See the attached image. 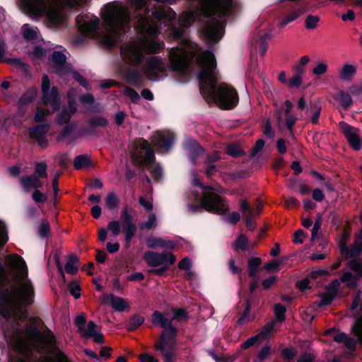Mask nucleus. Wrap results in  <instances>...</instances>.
<instances>
[{
	"label": "nucleus",
	"mask_w": 362,
	"mask_h": 362,
	"mask_svg": "<svg viewBox=\"0 0 362 362\" xmlns=\"http://www.w3.org/2000/svg\"><path fill=\"white\" fill-rule=\"evenodd\" d=\"M131 11L122 4L113 2L107 4L102 12L103 25L99 28L100 20L95 16H78L76 18L78 29L90 37H101L103 42L108 47L113 46L121 35L126 33L130 24L149 37H140L121 47L124 62L133 66L139 65L144 54L159 52L163 42L154 38L160 34L158 27L149 19L148 0H128Z\"/></svg>",
	"instance_id": "nucleus-1"
},
{
	"label": "nucleus",
	"mask_w": 362,
	"mask_h": 362,
	"mask_svg": "<svg viewBox=\"0 0 362 362\" xmlns=\"http://www.w3.org/2000/svg\"><path fill=\"white\" fill-rule=\"evenodd\" d=\"M233 9L231 0H199L198 9L182 13L178 20L175 13L165 5L156 4L151 14L167 27L168 35L174 40L180 38L185 29L197 20L204 24L203 33L207 43L212 45L222 38L225 17L230 15Z\"/></svg>",
	"instance_id": "nucleus-2"
},
{
	"label": "nucleus",
	"mask_w": 362,
	"mask_h": 362,
	"mask_svg": "<svg viewBox=\"0 0 362 362\" xmlns=\"http://www.w3.org/2000/svg\"><path fill=\"white\" fill-rule=\"evenodd\" d=\"M195 57L200 68L197 78L200 82V93L208 103H216L223 109L234 107L238 103L235 90L226 83L221 84L216 88V62L211 52L202 51L197 45L187 42L183 48L171 49L169 54L170 68L180 74H187L189 71V62Z\"/></svg>",
	"instance_id": "nucleus-3"
},
{
	"label": "nucleus",
	"mask_w": 362,
	"mask_h": 362,
	"mask_svg": "<svg viewBox=\"0 0 362 362\" xmlns=\"http://www.w3.org/2000/svg\"><path fill=\"white\" fill-rule=\"evenodd\" d=\"M7 263L15 272L16 286L12 289L0 291V314L4 318L13 317L23 320L26 317L23 308L34 302V287L28 279L27 266L21 257L16 254L9 255Z\"/></svg>",
	"instance_id": "nucleus-4"
},
{
	"label": "nucleus",
	"mask_w": 362,
	"mask_h": 362,
	"mask_svg": "<svg viewBox=\"0 0 362 362\" xmlns=\"http://www.w3.org/2000/svg\"><path fill=\"white\" fill-rule=\"evenodd\" d=\"M88 0H18V5L33 19L44 17L48 27L58 28L65 25L66 18L63 6H74Z\"/></svg>",
	"instance_id": "nucleus-5"
},
{
	"label": "nucleus",
	"mask_w": 362,
	"mask_h": 362,
	"mask_svg": "<svg viewBox=\"0 0 362 362\" xmlns=\"http://www.w3.org/2000/svg\"><path fill=\"white\" fill-rule=\"evenodd\" d=\"M6 340L16 351L26 354L33 349L40 350L43 344V337L35 325L30 323L21 329L18 325L13 328V334H6Z\"/></svg>",
	"instance_id": "nucleus-6"
},
{
	"label": "nucleus",
	"mask_w": 362,
	"mask_h": 362,
	"mask_svg": "<svg viewBox=\"0 0 362 362\" xmlns=\"http://www.w3.org/2000/svg\"><path fill=\"white\" fill-rule=\"evenodd\" d=\"M172 319L167 317L159 311H154L152 315L153 325H159L164 329L160 335V341L156 343V348L163 356L165 362H173L175 357V337L177 330L172 326Z\"/></svg>",
	"instance_id": "nucleus-7"
},
{
	"label": "nucleus",
	"mask_w": 362,
	"mask_h": 362,
	"mask_svg": "<svg viewBox=\"0 0 362 362\" xmlns=\"http://www.w3.org/2000/svg\"><path fill=\"white\" fill-rule=\"evenodd\" d=\"M341 252L346 258L353 259L349 262V265L355 272L354 275L351 272H344L341 277V281L348 287H354L356 285L357 279L362 276V262L356 259L362 252V230L357 236L354 246L348 249L343 245L341 247Z\"/></svg>",
	"instance_id": "nucleus-8"
},
{
	"label": "nucleus",
	"mask_w": 362,
	"mask_h": 362,
	"mask_svg": "<svg viewBox=\"0 0 362 362\" xmlns=\"http://www.w3.org/2000/svg\"><path fill=\"white\" fill-rule=\"evenodd\" d=\"M42 100L45 108L37 107L35 115L36 122L44 121L47 115L52 114L60 106L57 89L53 87L50 90V81L47 75H44L42 77Z\"/></svg>",
	"instance_id": "nucleus-9"
},
{
	"label": "nucleus",
	"mask_w": 362,
	"mask_h": 362,
	"mask_svg": "<svg viewBox=\"0 0 362 362\" xmlns=\"http://www.w3.org/2000/svg\"><path fill=\"white\" fill-rule=\"evenodd\" d=\"M200 207L204 208L207 211L221 215L226 214L228 211V206L224 199L213 192H206L204 193L200 206H196L193 204L189 205V209L192 211H196Z\"/></svg>",
	"instance_id": "nucleus-10"
},
{
	"label": "nucleus",
	"mask_w": 362,
	"mask_h": 362,
	"mask_svg": "<svg viewBox=\"0 0 362 362\" xmlns=\"http://www.w3.org/2000/svg\"><path fill=\"white\" fill-rule=\"evenodd\" d=\"M168 64L165 59L158 57H151L146 62L144 72L151 81H159L167 76Z\"/></svg>",
	"instance_id": "nucleus-11"
},
{
	"label": "nucleus",
	"mask_w": 362,
	"mask_h": 362,
	"mask_svg": "<svg viewBox=\"0 0 362 362\" xmlns=\"http://www.w3.org/2000/svg\"><path fill=\"white\" fill-rule=\"evenodd\" d=\"M144 258L148 265L151 267H163L167 269L170 265L173 264L176 257L170 252L158 253L155 252H146Z\"/></svg>",
	"instance_id": "nucleus-12"
},
{
	"label": "nucleus",
	"mask_w": 362,
	"mask_h": 362,
	"mask_svg": "<svg viewBox=\"0 0 362 362\" xmlns=\"http://www.w3.org/2000/svg\"><path fill=\"white\" fill-rule=\"evenodd\" d=\"M133 159L138 163L148 165L154 160V153L149 148L148 144L145 140L137 141L132 153Z\"/></svg>",
	"instance_id": "nucleus-13"
},
{
	"label": "nucleus",
	"mask_w": 362,
	"mask_h": 362,
	"mask_svg": "<svg viewBox=\"0 0 362 362\" xmlns=\"http://www.w3.org/2000/svg\"><path fill=\"white\" fill-rule=\"evenodd\" d=\"M122 217L124 218L122 228L125 238V247L128 248L130 247L132 240L136 235V226L133 222V217L129 212L127 207L123 208Z\"/></svg>",
	"instance_id": "nucleus-14"
},
{
	"label": "nucleus",
	"mask_w": 362,
	"mask_h": 362,
	"mask_svg": "<svg viewBox=\"0 0 362 362\" xmlns=\"http://www.w3.org/2000/svg\"><path fill=\"white\" fill-rule=\"evenodd\" d=\"M339 128L349 141L350 146L356 151L360 150L362 147V139L358 135L359 130L344 122L339 123Z\"/></svg>",
	"instance_id": "nucleus-15"
},
{
	"label": "nucleus",
	"mask_w": 362,
	"mask_h": 362,
	"mask_svg": "<svg viewBox=\"0 0 362 362\" xmlns=\"http://www.w3.org/2000/svg\"><path fill=\"white\" fill-rule=\"evenodd\" d=\"M174 141V135L170 132L163 131L156 133L153 144L160 153L167 152L172 146Z\"/></svg>",
	"instance_id": "nucleus-16"
},
{
	"label": "nucleus",
	"mask_w": 362,
	"mask_h": 362,
	"mask_svg": "<svg viewBox=\"0 0 362 362\" xmlns=\"http://www.w3.org/2000/svg\"><path fill=\"white\" fill-rule=\"evenodd\" d=\"M52 61L54 71L59 75L64 76L71 71V67L66 62V57L63 52L59 51L54 52L52 56Z\"/></svg>",
	"instance_id": "nucleus-17"
},
{
	"label": "nucleus",
	"mask_w": 362,
	"mask_h": 362,
	"mask_svg": "<svg viewBox=\"0 0 362 362\" xmlns=\"http://www.w3.org/2000/svg\"><path fill=\"white\" fill-rule=\"evenodd\" d=\"M275 323H276V322H272L268 324L267 325H266L259 334L249 338L244 343H243L240 346V349H248V348L251 347L252 346H253L257 342L262 341L269 338L272 332L274 329Z\"/></svg>",
	"instance_id": "nucleus-18"
},
{
	"label": "nucleus",
	"mask_w": 362,
	"mask_h": 362,
	"mask_svg": "<svg viewBox=\"0 0 362 362\" xmlns=\"http://www.w3.org/2000/svg\"><path fill=\"white\" fill-rule=\"evenodd\" d=\"M49 129V124L37 125L30 129L29 136L31 139H35L40 146L45 148L48 144L45 136Z\"/></svg>",
	"instance_id": "nucleus-19"
},
{
	"label": "nucleus",
	"mask_w": 362,
	"mask_h": 362,
	"mask_svg": "<svg viewBox=\"0 0 362 362\" xmlns=\"http://www.w3.org/2000/svg\"><path fill=\"white\" fill-rule=\"evenodd\" d=\"M103 301L105 303H110L112 308L116 311L122 312L129 308L125 299L112 294L103 295Z\"/></svg>",
	"instance_id": "nucleus-20"
},
{
	"label": "nucleus",
	"mask_w": 362,
	"mask_h": 362,
	"mask_svg": "<svg viewBox=\"0 0 362 362\" xmlns=\"http://www.w3.org/2000/svg\"><path fill=\"white\" fill-rule=\"evenodd\" d=\"M20 183L26 192H28L32 189L40 188L43 185L39 177L34 175L22 177L20 179Z\"/></svg>",
	"instance_id": "nucleus-21"
},
{
	"label": "nucleus",
	"mask_w": 362,
	"mask_h": 362,
	"mask_svg": "<svg viewBox=\"0 0 362 362\" xmlns=\"http://www.w3.org/2000/svg\"><path fill=\"white\" fill-rule=\"evenodd\" d=\"M146 244L149 248H167L173 249L175 247V244L173 241L165 240L160 238L149 237L146 239Z\"/></svg>",
	"instance_id": "nucleus-22"
},
{
	"label": "nucleus",
	"mask_w": 362,
	"mask_h": 362,
	"mask_svg": "<svg viewBox=\"0 0 362 362\" xmlns=\"http://www.w3.org/2000/svg\"><path fill=\"white\" fill-rule=\"evenodd\" d=\"M357 71L356 65L345 64L339 72V76L343 81H350L353 79Z\"/></svg>",
	"instance_id": "nucleus-23"
},
{
	"label": "nucleus",
	"mask_w": 362,
	"mask_h": 362,
	"mask_svg": "<svg viewBox=\"0 0 362 362\" xmlns=\"http://www.w3.org/2000/svg\"><path fill=\"white\" fill-rule=\"evenodd\" d=\"M76 111V103L71 100H69V107L64 108L57 118V122L60 124L66 123L70 119L71 115Z\"/></svg>",
	"instance_id": "nucleus-24"
},
{
	"label": "nucleus",
	"mask_w": 362,
	"mask_h": 362,
	"mask_svg": "<svg viewBox=\"0 0 362 362\" xmlns=\"http://www.w3.org/2000/svg\"><path fill=\"white\" fill-rule=\"evenodd\" d=\"M186 148L188 151L189 158L192 163L195 158L204 153V148L201 147L196 141L189 140L186 144Z\"/></svg>",
	"instance_id": "nucleus-25"
},
{
	"label": "nucleus",
	"mask_w": 362,
	"mask_h": 362,
	"mask_svg": "<svg viewBox=\"0 0 362 362\" xmlns=\"http://www.w3.org/2000/svg\"><path fill=\"white\" fill-rule=\"evenodd\" d=\"M334 99L346 110L349 109L353 104V100L350 94L344 90H339L334 95Z\"/></svg>",
	"instance_id": "nucleus-26"
},
{
	"label": "nucleus",
	"mask_w": 362,
	"mask_h": 362,
	"mask_svg": "<svg viewBox=\"0 0 362 362\" xmlns=\"http://www.w3.org/2000/svg\"><path fill=\"white\" fill-rule=\"evenodd\" d=\"M23 37L28 41H35L40 38L39 30L37 27L25 24L21 28Z\"/></svg>",
	"instance_id": "nucleus-27"
},
{
	"label": "nucleus",
	"mask_w": 362,
	"mask_h": 362,
	"mask_svg": "<svg viewBox=\"0 0 362 362\" xmlns=\"http://www.w3.org/2000/svg\"><path fill=\"white\" fill-rule=\"evenodd\" d=\"M6 53V49L4 47V44L0 42V62H8L10 64L20 68L21 69L25 71L26 65L20 59H7L4 57V54Z\"/></svg>",
	"instance_id": "nucleus-28"
},
{
	"label": "nucleus",
	"mask_w": 362,
	"mask_h": 362,
	"mask_svg": "<svg viewBox=\"0 0 362 362\" xmlns=\"http://www.w3.org/2000/svg\"><path fill=\"white\" fill-rule=\"evenodd\" d=\"M321 107L316 103H310L309 109L305 112V116L310 118V121L313 124L318 122L319 116L320 115Z\"/></svg>",
	"instance_id": "nucleus-29"
},
{
	"label": "nucleus",
	"mask_w": 362,
	"mask_h": 362,
	"mask_svg": "<svg viewBox=\"0 0 362 362\" xmlns=\"http://www.w3.org/2000/svg\"><path fill=\"white\" fill-rule=\"evenodd\" d=\"M78 262L79 259L76 255H69L65 264L66 272L70 274H75L78 269Z\"/></svg>",
	"instance_id": "nucleus-30"
},
{
	"label": "nucleus",
	"mask_w": 362,
	"mask_h": 362,
	"mask_svg": "<svg viewBox=\"0 0 362 362\" xmlns=\"http://www.w3.org/2000/svg\"><path fill=\"white\" fill-rule=\"evenodd\" d=\"M285 106H286V110H285V114H286V119H285V123H286V125L287 127V128L290 130V131H292V127L294 125V124L296 123V118L293 116L292 115L290 114L292 108H293V104L291 101L289 100H286L285 102Z\"/></svg>",
	"instance_id": "nucleus-31"
},
{
	"label": "nucleus",
	"mask_w": 362,
	"mask_h": 362,
	"mask_svg": "<svg viewBox=\"0 0 362 362\" xmlns=\"http://www.w3.org/2000/svg\"><path fill=\"white\" fill-rule=\"evenodd\" d=\"M108 124V120L101 116V115H95L90 118L88 120V127L90 129L95 128H103L107 127Z\"/></svg>",
	"instance_id": "nucleus-32"
},
{
	"label": "nucleus",
	"mask_w": 362,
	"mask_h": 362,
	"mask_svg": "<svg viewBox=\"0 0 362 362\" xmlns=\"http://www.w3.org/2000/svg\"><path fill=\"white\" fill-rule=\"evenodd\" d=\"M157 226L156 216L154 213L151 212L148 216V220L142 221L139 224L141 230H153Z\"/></svg>",
	"instance_id": "nucleus-33"
},
{
	"label": "nucleus",
	"mask_w": 362,
	"mask_h": 362,
	"mask_svg": "<svg viewBox=\"0 0 362 362\" xmlns=\"http://www.w3.org/2000/svg\"><path fill=\"white\" fill-rule=\"evenodd\" d=\"M105 202L107 208L109 210H114L118 209L119 205V200L117 196L113 193H108L105 199Z\"/></svg>",
	"instance_id": "nucleus-34"
},
{
	"label": "nucleus",
	"mask_w": 362,
	"mask_h": 362,
	"mask_svg": "<svg viewBox=\"0 0 362 362\" xmlns=\"http://www.w3.org/2000/svg\"><path fill=\"white\" fill-rule=\"evenodd\" d=\"M303 14V11L300 10L292 11L288 13L282 21L279 23V26L281 28L284 27L287 24L293 22Z\"/></svg>",
	"instance_id": "nucleus-35"
},
{
	"label": "nucleus",
	"mask_w": 362,
	"mask_h": 362,
	"mask_svg": "<svg viewBox=\"0 0 362 362\" xmlns=\"http://www.w3.org/2000/svg\"><path fill=\"white\" fill-rule=\"evenodd\" d=\"M36 95V88H30L19 100V107H23L31 103L35 98Z\"/></svg>",
	"instance_id": "nucleus-36"
},
{
	"label": "nucleus",
	"mask_w": 362,
	"mask_h": 362,
	"mask_svg": "<svg viewBox=\"0 0 362 362\" xmlns=\"http://www.w3.org/2000/svg\"><path fill=\"white\" fill-rule=\"evenodd\" d=\"M254 245H249L247 238L244 235H240L238 236V238L236 239L235 242L234 243V249L235 250H246L249 248H253Z\"/></svg>",
	"instance_id": "nucleus-37"
},
{
	"label": "nucleus",
	"mask_w": 362,
	"mask_h": 362,
	"mask_svg": "<svg viewBox=\"0 0 362 362\" xmlns=\"http://www.w3.org/2000/svg\"><path fill=\"white\" fill-rule=\"evenodd\" d=\"M240 209L244 218H253L257 216L255 210L250 206L247 200H243L240 203Z\"/></svg>",
	"instance_id": "nucleus-38"
},
{
	"label": "nucleus",
	"mask_w": 362,
	"mask_h": 362,
	"mask_svg": "<svg viewBox=\"0 0 362 362\" xmlns=\"http://www.w3.org/2000/svg\"><path fill=\"white\" fill-rule=\"evenodd\" d=\"M144 322V318L142 316L140 315H133L130 317V319L128 321L127 327V329L129 331H133L139 326H141Z\"/></svg>",
	"instance_id": "nucleus-39"
},
{
	"label": "nucleus",
	"mask_w": 362,
	"mask_h": 362,
	"mask_svg": "<svg viewBox=\"0 0 362 362\" xmlns=\"http://www.w3.org/2000/svg\"><path fill=\"white\" fill-rule=\"evenodd\" d=\"M90 165V158L86 155H80L76 156L74 160V168L80 170Z\"/></svg>",
	"instance_id": "nucleus-40"
},
{
	"label": "nucleus",
	"mask_w": 362,
	"mask_h": 362,
	"mask_svg": "<svg viewBox=\"0 0 362 362\" xmlns=\"http://www.w3.org/2000/svg\"><path fill=\"white\" fill-rule=\"evenodd\" d=\"M262 263L259 257H252L248 260L249 275L254 276Z\"/></svg>",
	"instance_id": "nucleus-41"
},
{
	"label": "nucleus",
	"mask_w": 362,
	"mask_h": 362,
	"mask_svg": "<svg viewBox=\"0 0 362 362\" xmlns=\"http://www.w3.org/2000/svg\"><path fill=\"white\" fill-rule=\"evenodd\" d=\"M287 259L288 257H284L281 259L269 262L264 266V268L268 271H279L280 269V265L282 264L283 262Z\"/></svg>",
	"instance_id": "nucleus-42"
},
{
	"label": "nucleus",
	"mask_w": 362,
	"mask_h": 362,
	"mask_svg": "<svg viewBox=\"0 0 362 362\" xmlns=\"http://www.w3.org/2000/svg\"><path fill=\"white\" fill-rule=\"evenodd\" d=\"M121 225L119 221H111L108 223L107 230L111 232L112 235L114 236H117L121 233Z\"/></svg>",
	"instance_id": "nucleus-43"
},
{
	"label": "nucleus",
	"mask_w": 362,
	"mask_h": 362,
	"mask_svg": "<svg viewBox=\"0 0 362 362\" xmlns=\"http://www.w3.org/2000/svg\"><path fill=\"white\" fill-rule=\"evenodd\" d=\"M47 165L45 163H37L35 165V168L34 171V175L39 177H45L46 178L47 177Z\"/></svg>",
	"instance_id": "nucleus-44"
},
{
	"label": "nucleus",
	"mask_w": 362,
	"mask_h": 362,
	"mask_svg": "<svg viewBox=\"0 0 362 362\" xmlns=\"http://www.w3.org/2000/svg\"><path fill=\"white\" fill-rule=\"evenodd\" d=\"M320 18L317 16L309 15L305 21V26L307 29L313 30L317 27Z\"/></svg>",
	"instance_id": "nucleus-45"
},
{
	"label": "nucleus",
	"mask_w": 362,
	"mask_h": 362,
	"mask_svg": "<svg viewBox=\"0 0 362 362\" xmlns=\"http://www.w3.org/2000/svg\"><path fill=\"white\" fill-rule=\"evenodd\" d=\"M328 70V65L326 62H320L313 69V73L315 76H322Z\"/></svg>",
	"instance_id": "nucleus-46"
},
{
	"label": "nucleus",
	"mask_w": 362,
	"mask_h": 362,
	"mask_svg": "<svg viewBox=\"0 0 362 362\" xmlns=\"http://www.w3.org/2000/svg\"><path fill=\"white\" fill-rule=\"evenodd\" d=\"M83 332V336L86 338H89L92 336V334H95L96 331V325L94 322L90 321L87 327L83 328V329L81 330Z\"/></svg>",
	"instance_id": "nucleus-47"
},
{
	"label": "nucleus",
	"mask_w": 362,
	"mask_h": 362,
	"mask_svg": "<svg viewBox=\"0 0 362 362\" xmlns=\"http://www.w3.org/2000/svg\"><path fill=\"white\" fill-rule=\"evenodd\" d=\"M322 225V216L318 215L314 223L313 228L312 229L311 240L314 241L318 235L319 230H320Z\"/></svg>",
	"instance_id": "nucleus-48"
},
{
	"label": "nucleus",
	"mask_w": 362,
	"mask_h": 362,
	"mask_svg": "<svg viewBox=\"0 0 362 362\" xmlns=\"http://www.w3.org/2000/svg\"><path fill=\"white\" fill-rule=\"evenodd\" d=\"M274 313L278 321L282 322L285 319L286 308L284 306L276 304L274 306Z\"/></svg>",
	"instance_id": "nucleus-49"
},
{
	"label": "nucleus",
	"mask_w": 362,
	"mask_h": 362,
	"mask_svg": "<svg viewBox=\"0 0 362 362\" xmlns=\"http://www.w3.org/2000/svg\"><path fill=\"white\" fill-rule=\"evenodd\" d=\"M124 95L127 96L132 102L136 103L140 99L139 95L134 89L126 87L124 90Z\"/></svg>",
	"instance_id": "nucleus-50"
},
{
	"label": "nucleus",
	"mask_w": 362,
	"mask_h": 362,
	"mask_svg": "<svg viewBox=\"0 0 362 362\" xmlns=\"http://www.w3.org/2000/svg\"><path fill=\"white\" fill-rule=\"evenodd\" d=\"M270 354V347L264 346L258 354L257 357L255 359L254 362H262L269 357Z\"/></svg>",
	"instance_id": "nucleus-51"
},
{
	"label": "nucleus",
	"mask_w": 362,
	"mask_h": 362,
	"mask_svg": "<svg viewBox=\"0 0 362 362\" xmlns=\"http://www.w3.org/2000/svg\"><path fill=\"white\" fill-rule=\"evenodd\" d=\"M226 152L228 155H230L233 157H237L243 154V151H241L239 146L237 144H232L227 147Z\"/></svg>",
	"instance_id": "nucleus-52"
},
{
	"label": "nucleus",
	"mask_w": 362,
	"mask_h": 362,
	"mask_svg": "<svg viewBox=\"0 0 362 362\" xmlns=\"http://www.w3.org/2000/svg\"><path fill=\"white\" fill-rule=\"evenodd\" d=\"M7 231L5 225L0 221V247L4 246L8 241Z\"/></svg>",
	"instance_id": "nucleus-53"
},
{
	"label": "nucleus",
	"mask_w": 362,
	"mask_h": 362,
	"mask_svg": "<svg viewBox=\"0 0 362 362\" xmlns=\"http://www.w3.org/2000/svg\"><path fill=\"white\" fill-rule=\"evenodd\" d=\"M126 78L130 83L136 85L140 80V74L138 71L134 70L127 74Z\"/></svg>",
	"instance_id": "nucleus-54"
},
{
	"label": "nucleus",
	"mask_w": 362,
	"mask_h": 362,
	"mask_svg": "<svg viewBox=\"0 0 362 362\" xmlns=\"http://www.w3.org/2000/svg\"><path fill=\"white\" fill-rule=\"evenodd\" d=\"M31 55L33 59H41L45 57L46 52L42 47H35L31 52Z\"/></svg>",
	"instance_id": "nucleus-55"
},
{
	"label": "nucleus",
	"mask_w": 362,
	"mask_h": 362,
	"mask_svg": "<svg viewBox=\"0 0 362 362\" xmlns=\"http://www.w3.org/2000/svg\"><path fill=\"white\" fill-rule=\"evenodd\" d=\"M139 204L148 211L153 210L152 199H146L144 197H140L139 199Z\"/></svg>",
	"instance_id": "nucleus-56"
},
{
	"label": "nucleus",
	"mask_w": 362,
	"mask_h": 362,
	"mask_svg": "<svg viewBox=\"0 0 362 362\" xmlns=\"http://www.w3.org/2000/svg\"><path fill=\"white\" fill-rule=\"evenodd\" d=\"M302 83V77L300 75H296L291 78L288 81V86L290 88H298Z\"/></svg>",
	"instance_id": "nucleus-57"
},
{
	"label": "nucleus",
	"mask_w": 362,
	"mask_h": 362,
	"mask_svg": "<svg viewBox=\"0 0 362 362\" xmlns=\"http://www.w3.org/2000/svg\"><path fill=\"white\" fill-rule=\"evenodd\" d=\"M334 294L330 293L329 291V293H323L321 296H320V305H328L329 304L332 300H333L334 297Z\"/></svg>",
	"instance_id": "nucleus-58"
},
{
	"label": "nucleus",
	"mask_w": 362,
	"mask_h": 362,
	"mask_svg": "<svg viewBox=\"0 0 362 362\" xmlns=\"http://www.w3.org/2000/svg\"><path fill=\"white\" fill-rule=\"evenodd\" d=\"M33 199L37 203L45 202L47 200V197L45 194L42 193L39 190L36 189L33 195Z\"/></svg>",
	"instance_id": "nucleus-59"
},
{
	"label": "nucleus",
	"mask_w": 362,
	"mask_h": 362,
	"mask_svg": "<svg viewBox=\"0 0 362 362\" xmlns=\"http://www.w3.org/2000/svg\"><path fill=\"white\" fill-rule=\"evenodd\" d=\"M49 225L46 221H42L40 224L39 233L42 237H47L49 233Z\"/></svg>",
	"instance_id": "nucleus-60"
},
{
	"label": "nucleus",
	"mask_w": 362,
	"mask_h": 362,
	"mask_svg": "<svg viewBox=\"0 0 362 362\" xmlns=\"http://www.w3.org/2000/svg\"><path fill=\"white\" fill-rule=\"evenodd\" d=\"M151 173L156 180H160L163 176V170L161 167L158 165H155L151 168Z\"/></svg>",
	"instance_id": "nucleus-61"
},
{
	"label": "nucleus",
	"mask_w": 362,
	"mask_h": 362,
	"mask_svg": "<svg viewBox=\"0 0 362 362\" xmlns=\"http://www.w3.org/2000/svg\"><path fill=\"white\" fill-rule=\"evenodd\" d=\"M69 290H70L71 294L75 298H80V296H81L80 290L81 289H80V286L77 284H75V283L71 284L69 286Z\"/></svg>",
	"instance_id": "nucleus-62"
},
{
	"label": "nucleus",
	"mask_w": 362,
	"mask_h": 362,
	"mask_svg": "<svg viewBox=\"0 0 362 362\" xmlns=\"http://www.w3.org/2000/svg\"><path fill=\"white\" fill-rule=\"evenodd\" d=\"M239 356V352L235 354L230 356L223 357V358H218L216 356H214V359L216 362H233Z\"/></svg>",
	"instance_id": "nucleus-63"
},
{
	"label": "nucleus",
	"mask_w": 362,
	"mask_h": 362,
	"mask_svg": "<svg viewBox=\"0 0 362 362\" xmlns=\"http://www.w3.org/2000/svg\"><path fill=\"white\" fill-rule=\"evenodd\" d=\"M350 93L353 96L362 95V85H354L349 88Z\"/></svg>",
	"instance_id": "nucleus-64"
}]
</instances>
